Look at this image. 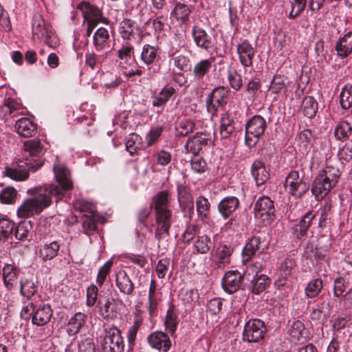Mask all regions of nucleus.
<instances>
[{
  "label": "nucleus",
  "instance_id": "obj_1",
  "mask_svg": "<svg viewBox=\"0 0 352 352\" xmlns=\"http://www.w3.org/2000/svg\"><path fill=\"white\" fill-rule=\"evenodd\" d=\"M53 170L60 187L55 184H45L35 188L34 195L24 200L17 209V215L20 218H28L41 213L52 204L53 199L56 201L62 199L64 192L73 188L70 171L65 165L56 164Z\"/></svg>",
  "mask_w": 352,
  "mask_h": 352
},
{
  "label": "nucleus",
  "instance_id": "obj_2",
  "mask_svg": "<svg viewBox=\"0 0 352 352\" xmlns=\"http://www.w3.org/2000/svg\"><path fill=\"white\" fill-rule=\"evenodd\" d=\"M340 170L333 166H327L315 178L311 192L317 201L322 200L337 184Z\"/></svg>",
  "mask_w": 352,
  "mask_h": 352
},
{
  "label": "nucleus",
  "instance_id": "obj_3",
  "mask_svg": "<svg viewBox=\"0 0 352 352\" xmlns=\"http://www.w3.org/2000/svg\"><path fill=\"white\" fill-rule=\"evenodd\" d=\"M119 65L122 74L129 78L134 76H141L143 74L142 67L139 66L134 58V47L131 45H123L118 50Z\"/></svg>",
  "mask_w": 352,
  "mask_h": 352
},
{
  "label": "nucleus",
  "instance_id": "obj_4",
  "mask_svg": "<svg viewBox=\"0 0 352 352\" xmlns=\"http://www.w3.org/2000/svg\"><path fill=\"white\" fill-rule=\"evenodd\" d=\"M266 128L267 122L264 118L260 115L254 116L245 125V144L250 147L255 146Z\"/></svg>",
  "mask_w": 352,
  "mask_h": 352
},
{
  "label": "nucleus",
  "instance_id": "obj_5",
  "mask_svg": "<svg viewBox=\"0 0 352 352\" xmlns=\"http://www.w3.org/2000/svg\"><path fill=\"white\" fill-rule=\"evenodd\" d=\"M102 352H123L124 343L121 332L117 328L107 331L101 340Z\"/></svg>",
  "mask_w": 352,
  "mask_h": 352
},
{
  "label": "nucleus",
  "instance_id": "obj_6",
  "mask_svg": "<svg viewBox=\"0 0 352 352\" xmlns=\"http://www.w3.org/2000/svg\"><path fill=\"white\" fill-rule=\"evenodd\" d=\"M35 162H36V164L30 161L21 162V164H12L11 166L6 167L3 173L6 176L16 181L25 180L29 177L30 170L35 171L42 166L36 160H35Z\"/></svg>",
  "mask_w": 352,
  "mask_h": 352
},
{
  "label": "nucleus",
  "instance_id": "obj_7",
  "mask_svg": "<svg viewBox=\"0 0 352 352\" xmlns=\"http://www.w3.org/2000/svg\"><path fill=\"white\" fill-rule=\"evenodd\" d=\"M266 329L260 319H252L244 326L243 340L248 342H257L264 338Z\"/></svg>",
  "mask_w": 352,
  "mask_h": 352
},
{
  "label": "nucleus",
  "instance_id": "obj_8",
  "mask_svg": "<svg viewBox=\"0 0 352 352\" xmlns=\"http://www.w3.org/2000/svg\"><path fill=\"white\" fill-rule=\"evenodd\" d=\"M158 54L159 48L156 46L146 44L142 47L140 58L147 67V78H151L155 74L160 72V65L156 61Z\"/></svg>",
  "mask_w": 352,
  "mask_h": 352
},
{
  "label": "nucleus",
  "instance_id": "obj_9",
  "mask_svg": "<svg viewBox=\"0 0 352 352\" xmlns=\"http://www.w3.org/2000/svg\"><path fill=\"white\" fill-rule=\"evenodd\" d=\"M285 186L293 196L301 197L309 188V186L300 177L298 171H291L285 178Z\"/></svg>",
  "mask_w": 352,
  "mask_h": 352
},
{
  "label": "nucleus",
  "instance_id": "obj_10",
  "mask_svg": "<svg viewBox=\"0 0 352 352\" xmlns=\"http://www.w3.org/2000/svg\"><path fill=\"white\" fill-rule=\"evenodd\" d=\"M156 229L155 237L160 240L168 236L172 223V211L170 209L155 211Z\"/></svg>",
  "mask_w": 352,
  "mask_h": 352
},
{
  "label": "nucleus",
  "instance_id": "obj_11",
  "mask_svg": "<svg viewBox=\"0 0 352 352\" xmlns=\"http://www.w3.org/2000/svg\"><path fill=\"white\" fill-rule=\"evenodd\" d=\"M212 142V140L210 133L198 132L188 139L184 148L186 152H190L193 155H197L204 146Z\"/></svg>",
  "mask_w": 352,
  "mask_h": 352
},
{
  "label": "nucleus",
  "instance_id": "obj_12",
  "mask_svg": "<svg viewBox=\"0 0 352 352\" xmlns=\"http://www.w3.org/2000/svg\"><path fill=\"white\" fill-rule=\"evenodd\" d=\"M274 202L268 197H260L254 205V215L262 221L270 220L274 216Z\"/></svg>",
  "mask_w": 352,
  "mask_h": 352
},
{
  "label": "nucleus",
  "instance_id": "obj_13",
  "mask_svg": "<svg viewBox=\"0 0 352 352\" xmlns=\"http://www.w3.org/2000/svg\"><path fill=\"white\" fill-rule=\"evenodd\" d=\"M80 10L85 21H94L96 23H107V18L103 17L102 10L97 6L87 1H82L77 6Z\"/></svg>",
  "mask_w": 352,
  "mask_h": 352
},
{
  "label": "nucleus",
  "instance_id": "obj_14",
  "mask_svg": "<svg viewBox=\"0 0 352 352\" xmlns=\"http://www.w3.org/2000/svg\"><path fill=\"white\" fill-rule=\"evenodd\" d=\"M265 248L259 237L252 236L246 243L242 251V262L243 265H247L252 258L255 257L258 252L257 256H262Z\"/></svg>",
  "mask_w": 352,
  "mask_h": 352
},
{
  "label": "nucleus",
  "instance_id": "obj_15",
  "mask_svg": "<svg viewBox=\"0 0 352 352\" xmlns=\"http://www.w3.org/2000/svg\"><path fill=\"white\" fill-rule=\"evenodd\" d=\"M192 36L195 45L206 51L210 52L214 47L211 36L206 31L199 25H194L192 29Z\"/></svg>",
  "mask_w": 352,
  "mask_h": 352
},
{
  "label": "nucleus",
  "instance_id": "obj_16",
  "mask_svg": "<svg viewBox=\"0 0 352 352\" xmlns=\"http://www.w3.org/2000/svg\"><path fill=\"white\" fill-rule=\"evenodd\" d=\"M60 248L58 240L46 241L38 247V257L44 262L51 261L58 256Z\"/></svg>",
  "mask_w": 352,
  "mask_h": 352
},
{
  "label": "nucleus",
  "instance_id": "obj_17",
  "mask_svg": "<svg viewBox=\"0 0 352 352\" xmlns=\"http://www.w3.org/2000/svg\"><path fill=\"white\" fill-rule=\"evenodd\" d=\"M256 52L255 48L248 40H244L237 46L239 60L244 68L252 66L253 58Z\"/></svg>",
  "mask_w": 352,
  "mask_h": 352
},
{
  "label": "nucleus",
  "instance_id": "obj_18",
  "mask_svg": "<svg viewBox=\"0 0 352 352\" xmlns=\"http://www.w3.org/2000/svg\"><path fill=\"white\" fill-rule=\"evenodd\" d=\"M242 280V274L238 271L227 272L222 279V287L226 292L233 294L241 287Z\"/></svg>",
  "mask_w": 352,
  "mask_h": 352
},
{
  "label": "nucleus",
  "instance_id": "obj_19",
  "mask_svg": "<svg viewBox=\"0 0 352 352\" xmlns=\"http://www.w3.org/2000/svg\"><path fill=\"white\" fill-rule=\"evenodd\" d=\"M149 345L157 350L167 352L171 346L168 336L162 331H155L147 337Z\"/></svg>",
  "mask_w": 352,
  "mask_h": 352
},
{
  "label": "nucleus",
  "instance_id": "obj_20",
  "mask_svg": "<svg viewBox=\"0 0 352 352\" xmlns=\"http://www.w3.org/2000/svg\"><path fill=\"white\" fill-rule=\"evenodd\" d=\"M32 34L38 38H47L51 36L52 30L45 22L43 16L39 13L33 15L32 22Z\"/></svg>",
  "mask_w": 352,
  "mask_h": 352
},
{
  "label": "nucleus",
  "instance_id": "obj_21",
  "mask_svg": "<svg viewBox=\"0 0 352 352\" xmlns=\"http://www.w3.org/2000/svg\"><path fill=\"white\" fill-rule=\"evenodd\" d=\"M110 34L105 28H99L93 35V45L97 52H105L110 47Z\"/></svg>",
  "mask_w": 352,
  "mask_h": 352
},
{
  "label": "nucleus",
  "instance_id": "obj_22",
  "mask_svg": "<svg viewBox=\"0 0 352 352\" xmlns=\"http://www.w3.org/2000/svg\"><path fill=\"white\" fill-rule=\"evenodd\" d=\"M2 272L3 283L6 287L10 290L16 287L20 270L13 264L5 263Z\"/></svg>",
  "mask_w": 352,
  "mask_h": 352
},
{
  "label": "nucleus",
  "instance_id": "obj_23",
  "mask_svg": "<svg viewBox=\"0 0 352 352\" xmlns=\"http://www.w3.org/2000/svg\"><path fill=\"white\" fill-rule=\"evenodd\" d=\"M315 217V212L313 210H309L302 216L299 221H296L292 230L294 235L297 239H300L305 235Z\"/></svg>",
  "mask_w": 352,
  "mask_h": 352
},
{
  "label": "nucleus",
  "instance_id": "obj_24",
  "mask_svg": "<svg viewBox=\"0 0 352 352\" xmlns=\"http://www.w3.org/2000/svg\"><path fill=\"white\" fill-rule=\"evenodd\" d=\"M233 248L229 245L221 244L214 256V264L217 268L223 269L230 263Z\"/></svg>",
  "mask_w": 352,
  "mask_h": 352
},
{
  "label": "nucleus",
  "instance_id": "obj_25",
  "mask_svg": "<svg viewBox=\"0 0 352 352\" xmlns=\"http://www.w3.org/2000/svg\"><path fill=\"white\" fill-rule=\"evenodd\" d=\"M53 314L51 306L43 304L36 307L32 316V323L36 326H43L47 324Z\"/></svg>",
  "mask_w": 352,
  "mask_h": 352
},
{
  "label": "nucleus",
  "instance_id": "obj_26",
  "mask_svg": "<svg viewBox=\"0 0 352 352\" xmlns=\"http://www.w3.org/2000/svg\"><path fill=\"white\" fill-rule=\"evenodd\" d=\"M239 200L234 196L222 199L218 204V210L224 219H228L239 208Z\"/></svg>",
  "mask_w": 352,
  "mask_h": 352
},
{
  "label": "nucleus",
  "instance_id": "obj_27",
  "mask_svg": "<svg viewBox=\"0 0 352 352\" xmlns=\"http://www.w3.org/2000/svg\"><path fill=\"white\" fill-rule=\"evenodd\" d=\"M23 149L25 155L30 156L32 157H36V159H32L28 160L26 159V162L30 161L34 164H36V162H35V160L37 161V162H40L41 164V161L38 159V157L42 153L43 150V146L42 145L41 142L38 140L33 139L30 140L28 141H26L24 143L23 145Z\"/></svg>",
  "mask_w": 352,
  "mask_h": 352
},
{
  "label": "nucleus",
  "instance_id": "obj_28",
  "mask_svg": "<svg viewBox=\"0 0 352 352\" xmlns=\"http://www.w3.org/2000/svg\"><path fill=\"white\" fill-rule=\"evenodd\" d=\"M251 173L258 186L264 184L270 179V173L267 170L265 164L256 160L252 165Z\"/></svg>",
  "mask_w": 352,
  "mask_h": 352
},
{
  "label": "nucleus",
  "instance_id": "obj_29",
  "mask_svg": "<svg viewBox=\"0 0 352 352\" xmlns=\"http://www.w3.org/2000/svg\"><path fill=\"white\" fill-rule=\"evenodd\" d=\"M116 284L120 292L124 294L131 295L134 290V284L124 270H120L117 272Z\"/></svg>",
  "mask_w": 352,
  "mask_h": 352
},
{
  "label": "nucleus",
  "instance_id": "obj_30",
  "mask_svg": "<svg viewBox=\"0 0 352 352\" xmlns=\"http://www.w3.org/2000/svg\"><path fill=\"white\" fill-rule=\"evenodd\" d=\"M336 50L341 58H346L352 52V32H347L338 39Z\"/></svg>",
  "mask_w": 352,
  "mask_h": 352
},
{
  "label": "nucleus",
  "instance_id": "obj_31",
  "mask_svg": "<svg viewBox=\"0 0 352 352\" xmlns=\"http://www.w3.org/2000/svg\"><path fill=\"white\" fill-rule=\"evenodd\" d=\"M15 129L19 135L27 138L31 137L34 134L36 126L29 118H22L16 122Z\"/></svg>",
  "mask_w": 352,
  "mask_h": 352
},
{
  "label": "nucleus",
  "instance_id": "obj_32",
  "mask_svg": "<svg viewBox=\"0 0 352 352\" xmlns=\"http://www.w3.org/2000/svg\"><path fill=\"white\" fill-rule=\"evenodd\" d=\"M139 30L135 21L124 19L120 23L119 33L124 39L130 40L138 34Z\"/></svg>",
  "mask_w": 352,
  "mask_h": 352
},
{
  "label": "nucleus",
  "instance_id": "obj_33",
  "mask_svg": "<svg viewBox=\"0 0 352 352\" xmlns=\"http://www.w3.org/2000/svg\"><path fill=\"white\" fill-rule=\"evenodd\" d=\"M295 265L294 261L291 258H287L280 264L279 267L280 275L278 280L275 282V285L278 287L285 285L286 280L290 275L292 270Z\"/></svg>",
  "mask_w": 352,
  "mask_h": 352
},
{
  "label": "nucleus",
  "instance_id": "obj_34",
  "mask_svg": "<svg viewBox=\"0 0 352 352\" xmlns=\"http://www.w3.org/2000/svg\"><path fill=\"white\" fill-rule=\"evenodd\" d=\"M87 319V316L82 313H76L69 320L67 331L69 336H74L78 333L80 328L84 325Z\"/></svg>",
  "mask_w": 352,
  "mask_h": 352
},
{
  "label": "nucleus",
  "instance_id": "obj_35",
  "mask_svg": "<svg viewBox=\"0 0 352 352\" xmlns=\"http://www.w3.org/2000/svg\"><path fill=\"white\" fill-rule=\"evenodd\" d=\"M197 212L199 219L204 223L207 222L210 216V204L204 196H199L196 199Z\"/></svg>",
  "mask_w": 352,
  "mask_h": 352
},
{
  "label": "nucleus",
  "instance_id": "obj_36",
  "mask_svg": "<svg viewBox=\"0 0 352 352\" xmlns=\"http://www.w3.org/2000/svg\"><path fill=\"white\" fill-rule=\"evenodd\" d=\"M212 60V58L204 59L195 65L192 72L195 80L199 82L204 79L211 68Z\"/></svg>",
  "mask_w": 352,
  "mask_h": 352
},
{
  "label": "nucleus",
  "instance_id": "obj_37",
  "mask_svg": "<svg viewBox=\"0 0 352 352\" xmlns=\"http://www.w3.org/2000/svg\"><path fill=\"white\" fill-rule=\"evenodd\" d=\"M175 93V89L173 87H164L159 94L153 98L152 101L153 106L162 109Z\"/></svg>",
  "mask_w": 352,
  "mask_h": 352
},
{
  "label": "nucleus",
  "instance_id": "obj_38",
  "mask_svg": "<svg viewBox=\"0 0 352 352\" xmlns=\"http://www.w3.org/2000/svg\"><path fill=\"white\" fill-rule=\"evenodd\" d=\"M190 13L191 10L187 5L178 3L172 10L170 16L175 19L178 22L184 23L188 20Z\"/></svg>",
  "mask_w": 352,
  "mask_h": 352
},
{
  "label": "nucleus",
  "instance_id": "obj_39",
  "mask_svg": "<svg viewBox=\"0 0 352 352\" xmlns=\"http://www.w3.org/2000/svg\"><path fill=\"white\" fill-rule=\"evenodd\" d=\"M234 130V120L228 113H223L221 118L220 135L222 138H228Z\"/></svg>",
  "mask_w": 352,
  "mask_h": 352
},
{
  "label": "nucleus",
  "instance_id": "obj_40",
  "mask_svg": "<svg viewBox=\"0 0 352 352\" xmlns=\"http://www.w3.org/2000/svg\"><path fill=\"white\" fill-rule=\"evenodd\" d=\"M20 293L27 298H31L37 291V287L32 278L23 277L20 278Z\"/></svg>",
  "mask_w": 352,
  "mask_h": 352
},
{
  "label": "nucleus",
  "instance_id": "obj_41",
  "mask_svg": "<svg viewBox=\"0 0 352 352\" xmlns=\"http://www.w3.org/2000/svg\"><path fill=\"white\" fill-rule=\"evenodd\" d=\"M195 124L190 119H182L175 126V135L177 137H184L192 132Z\"/></svg>",
  "mask_w": 352,
  "mask_h": 352
},
{
  "label": "nucleus",
  "instance_id": "obj_42",
  "mask_svg": "<svg viewBox=\"0 0 352 352\" xmlns=\"http://www.w3.org/2000/svg\"><path fill=\"white\" fill-rule=\"evenodd\" d=\"M190 62L189 57L182 54L175 55L170 60V64L173 65L179 72H185L190 69Z\"/></svg>",
  "mask_w": 352,
  "mask_h": 352
},
{
  "label": "nucleus",
  "instance_id": "obj_43",
  "mask_svg": "<svg viewBox=\"0 0 352 352\" xmlns=\"http://www.w3.org/2000/svg\"><path fill=\"white\" fill-rule=\"evenodd\" d=\"M302 110L304 115L308 118L314 117L318 110V103L312 96H306L302 103Z\"/></svg>",
  "mask_w": 352,
  "mask_h": 352
},
{
  "label": "nucleus",
  "instance_id": "obj_44",
  "mask_svg": "<svg viewBox=\"0 0 352 352\" xmlns=\"http://www.w3.org/2000/svg\"><path fill=\"white\" fill-rule=\"evenodd\" d=\"M170 195L166 190L160 192L154 197V210L160 211L168 209Z\"/></svg>",
  "mask_w": 352,
  "mask_h": 352
},
{
  "label": "nucleus",
  "instance_id": "obj_45",
  "mask_svg": "<svg viewBox=\"0 0 352 352\" xmlns=\"http://www.w3.org/2000/svg\"><path fill=\"white\" fill-rule=\"evenodd\" d=\"M340 102L344 109L352 107V85H346L342 88L340 94Z\"/></svg>",
  "mask_w": 352,
  "mask_h": 352
},
{
  "label": "nucleus",
  "instance_id": "obj_46",
  "mask_svg": "<svg viewBox=\"0 0 352 352\" xmlns=\"http://www.w3.org/2000/svg\"><path fill=\"white\" fill-rule=\"evenodd\" d=\"M179 299L187 306H192L199 298V294L195 289H182L179 293Z\"/></svg>",
  "mask_w": 352,
  "mask_h": 352
},
{
  "label": "nucleus",
  "instance_id": "obj_47",
  "mask_svg": "<svg viewBox=\"0 0 352 352\" xmlns=\"http://www.w3.org/2000/svg\"><path fill=\"white\" fill-rule=\"evenodd\" d=\"M253 293L258 294L263 292L269 284V278L266 275L260 274L254 278V282H250Z\"/></svg>",
  "mask_w": 352,
  "mask_h": 352
},
{
  "label": "nucleus",
  "instance_id": "obj_48",
  "mask_svg": "<svg viewBox=\"0 0 352 352\" xmlns=\"http://www.w3.org/2000/svg\"><path fill=\"white\" fill-rule=\"evenodd\" d=\"M121 82V78L112 72H106L102 77V84L107 89L116 88Z\"/></svg>",
  "mask_w": 352,
  "mask_h": 352
},
{
  "label": "nucleus",
  "instance_id": "obj_49",
  "mask_svg": "<svg viewBox=\"0 0 352 352\" xmlns=\"http://www.w3.org/2000/svg\"><path fill=\"white\" fill-rule=\"evenodd\" d=\"M31 228L32 225L30 221H21L14 228L13 234L16 239L23 240L27 238Z\"/></svg>",
  "mask_w": 352,
  "mask_h": 352
},
{
  "label": "nucleus",
  "instance_id": "obj_50",
  "mask_svg": "<svg viewBox=\"0 0 352 352\" xmlns=\"http://www.w3.org/2000/svg\"><path fill=\"white\" fill-rule=\"evenodd\" d=\"M211 245L210 237L206 235L199 236L195 241L194 247L196 251L200 254L207 253Z\"/></svg>",
  "mask_w": 352,
  "mask_h": 352
},
{
  "label": "nucleus",
  "instance_id": "obj_51",
  "mask_svg": "<svg viewBox=\"0 0 352 352\" xmlns=\"http://www.w3.org/2000/svg\"><path fill=\"white\" fill-rule=\"evenodd\" d=\"M322 288V281L320 278H316L310 281L306 289L305 294L308 298H315L320 292Z\"/></svg>",
  "mask_w": 352,
  "mask_h": 352
},
{
  "label": "nucleus",
  "instance_id": "obj_52",
  "mask_svg": "<svg viewBox=\"0 0 352 352\" xmlns=\"http://www.w3.org/2000/svg\"><path fill=\"white\" fill-rule=\"evenodd\" d=\"M178 201L184 217L190 219L194 214V202L192 197H188Z\"/></svg>",
  "mask_w": 352,
  "mask_h": 352
},
{
  "label": "nucleus",
  "instance_id": "obj_53",
  "mask_svg": "<svg viewBox=\"0 0 352 352\" xmlns=\"http://www.w3.org/2000/svg\"><path fill=\"white\" fill-rule=\"evenodd\" d=\"M191 169L196 173H203L207 169L204 159L198 154L194 155L190 161Z\"/></svg>",
  "mask_w": 352,
  "mask_h": 352
},
{
  "label": "nucleus",
  "instance_id": "obj_54",
  "mask_svg": "<svg viewBox=\"0 0 352 352\" xmlns=\"http://www.w3.org/2000/svg\"><path fill=\"white\" fill-rule=\"evenodd\" d=\"M291 3V10L288 17L294 19L304 10L306 6L307 0H289Z\"/></svg>",
  "mask_w": 352,
  "mask_h": 352
},
{
  "label": "nucleus",
  "instance_id": "obj_55",
  "mask_svg": "<svg viewBox=\"0 0 352 352\" xmlns=\"http://www.w3.org/2000/svg\"><path fill=\"white\" fill-rule=\"evenodd\" d=\"M352 128L349 122L342 121L335 129V136L338 140L344 139L351 133Z\"/></svg>",
  "mask_w": 352,
  "mask_h": 352
},
{
  "label": "nucleus",
  "instance_id": "obj_56",
  "mask_svg": "<svg viewBox=\"0 0 352 352\" xmlns=\"http://www.w3.org/2000/svg\"><path fill=\"white\" fill-rule=\"evenodd\" d=\"M15 224L7 219H0V236L9 238L13 235Z\"/></svg>",
  "mask_w": 352,
  "mask_h": 352
},
{
  "label": "nucleus",
  "instance_id": "obj_57",
  "mask_svg": "<svg viewBox=\"0 0 352 352\" xmlns=\"http://www.w3.org/2000/svg\"><path fill=\"white\" fill-rule=\"evenodd\" d=\"M157 285L154 280H151L148 290V308L149 312L152 314L156 309L157 305V299L156 298Z\"/></svg>",
  "mask_w": 352,
  "mask_h": 352
},
{
  "label": "nucleus",
  "instance_id": "obj_58",
  "mask_svg": "<svg viewBox=\"0 0 352 352\" xmlns=\"http://www.w3.org/2000/svg\"><path fill=\"white\" fill-rule=\"evenodd\" d=\"M228 79L230 87L235 91L239 90L243 85V80L240 74L236 69L228 72Z\"/></svg>",
  "mask_w": 352,
  "mask_h": 352
},
{
  "label": "nucleus",
  "instance_id": "obj_59",
  "mask_svg": "<svg viewBox=\"0 0 352 352\" xmlns=\"http://www.w3.org/2000/svg\"><path fill=\"white\" fill-rule=\"evenodd\" d=\"M304 330V324L299 320L294 321L291 327L289 329V334L292 341H299L302 336V331Z\"/></svg>",
  "mask_w": 352,
  "mask_h": 352
},
{
  "label": "nucleus",
  "instance_id": "obj_60",
  "mask_svg": "<svg viewBox=\"0 0 352 352\" xmlns=\"http://www.w3.org/2000/svg\"><path fill=\"white\" fill-rule=\"evenodd\" d=\"M17 192L14 188L8 187L0 193V201L3 204H12L16 197Z\"/></svg>",
  "mask_w": 352,
  "mask_h": 352
},
{
  "label": "nucleus",
  "instance_id": "obj_61",
  "mask_svg": "<svg viewBox=\"0 0 352 352\" xmlns=\"http://www.w3.org/2000/svg\"><path fill=\"white\" fill-rule=\"evenodd\" d=\"M140 139V137L136 133H131L126 138L125 143L126 149L130 154L132 155L138 148Z\"/></svg>",
  "mask_w": 352,
  "mask_h": 352
},
{
  "label": "nucleus",
  "instance_id": "obj_62",
  "mask_svg": "<svg viewBox=\"0 0 352 352\" xmlns=\"http://www.w3.org/2000/svg\"><path fill=\"white\" fill-rule=\"evenodd\" d=\"M112 265V261L109 260L100 268L96 278V283L98 286L101 287L103 285L107 276L111 271Z\"/></svg>",
  "mask_w": 352,
  "mask_h": 352
},
{
  "label": "nucleus",
  "instance_id": "obj_63",
  "mask_svg": "<svg viewBox=\"0 0 352 352\" xmlns=\"http://www.w3.org/2000/svg\"><path fill=\"white\" fill-rule=\"evenodd\" d=\"M111 302L108 298H100L98 302L97 308L100 315L104 318H108L111 314Z\"/></svg>",
  "mask_w": 352,
  "mask_h": 352
},
{
  "label": "nucleus",
  "instance_id": "obj_64",
  "mask_svg": "<svg viewBox=\"0 0 352 352\" xmlns=\"http://www.w3.org/2000/svg\"><path fill=\"white\" fill-rule=\"evenodd\" d=\"M155 160L157 165L167 166L172 160V154L164 149H161L156 152Z\"/></svg>",
  "mask_w": 352,
  "mask_h": 352
}]
</instances>
